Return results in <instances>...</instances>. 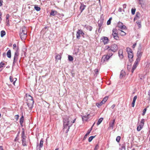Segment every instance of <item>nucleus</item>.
Masks as SVG:
<instances>
[{"instance_id":"obj_41","label":"nucleus","mask_w":150,"mask_h":150,"mask_svg":"<svg viewBox=\"0 0 150 150\" xmlns=\"http://www.w3.org/2000/svg\"><path fill=\"white\" fill-rule=\"evenodd\" d=\"M68 59L70 61H72L73 60V58L71 56L69 55L68 56Z\"/></svg>"},{"instance_id":"obj_43","label":"nucleus","mask_w":150,"mask_h":150,"mask_svg":"<svg viewBox=\"0 0 150 150\" xmlns=\"http://www.w3.org/2000/svg\"><path fill=\"white\" fill-rule=\"evenodd\" d=\"M146 111V108H145L143 110V113L142 114V115L143 116H144V115L145 114Z\"/></svg>"},{"instance_id":"obj_38","label":"nucleus","mask_w":150,"mask_h":150,"mask_svg":"<svg viewBox=\"0 0 150 150\" xmlns=\"http://www.w3.org/2000/svg\"><path fill=\"white\" fill-rule=\"evenodd\" d=\"M137 66L133 65L132 69V72L133 73L134 72V70L136 69Z\"/></svg>"},{"instance_id":"obj_18","label":"nucleus","mask_w":150,"mask_h":150,"mask_svg":"<svg viewBox=\"0 0 150 150\" xmlns=\"http://www.w3.org/2000/svg\"><path fill=\"white\" fill-rule=\"evenodd\" d=\"M118 33L121 36H124L125 35H126V33L125 32L122 30H120L118 32Z\"/></svg>"},{"instance_id":"obj_59","label":"nucleus","mask_w":150,"mask_h":150,"mask_svg":"<svg viewBox=\"0 0 150 150\" xmlns=\"http://www.w3.org/2000/svg\"><path fill=\"white\" fill-rule=\"evenodd\" d=\"M111 21L110 20H108L107 22V24L108 25H109L110 24Z\"/></svg>"},{"instance_id":"obj_6","label":"nucleus","mask_w":150,"mask_h":150,"mask_svg":"<svg viewBox=\"0 0 150 150\" xmlns=\"http://www.w3.org/2000/svg\"><path fill=\"white\" fill-rule=\"evenodd\" d=\"M145 120L144 119L141 120L140 123L138 126L137 130L138 131H140L143 128Z\"/></svg>"},{"instance_id":"obj_55","label":"nucleus","mask_w":150,"mask_h":150,"mask_svg":"<svg viewBox=\"0 0 150 150\" xmlns=\"http://www.w3.org/2000/svg\"><path fill=\"white\" fill-rule=\"evenodd\" d=\"M137 98V96H135L133 98V100L136 101V100Z\"/></svg>"},{"instance_id":"obj_29","label":"nucleus","mask_w":150,"mask_h":150,"mask_svg":"<svg viewBox=\"0 0 150 150\" xmlns=\"http://www.w3.org/2000/svg\"><path fill=\"white\" fill-rule=\"evenodd\" d=\"M86 28L87 30H88L90 31H91L92 29V27L89 25L86 26Z\"/></svg>"},{"instance_id":"obj_9","label":"nucleus","mask_w":150,"mask_h":150,"mask_svg":"<svg viewBox=\"0 0 150 150\" xmlns=\"http://www.w3.org/2000/svg\"><path fill=\"white\" fill-rule=\"evenodd\" d=\"M101 40L103 42L104 45L108 44L109 42V39L108 38L106 37H102Z\"/></svg>"},{"instance_id":"obj_49","label":"nucleus","mask_w":150,"mask_h":150,"mask_svg":"<svg viewBox=\"0 0 150 150\" xmlns=\"http://www.w3.org/2000/svg\"><path fill=\"white\" fill-rule=\"evenodd\" d=\"M4 65V64L1 62L0 63V67H3V66Z\"/></svg>"},{"instance_id":"obj_14","label":"nucleus","mask_w":150,"mask_h":150,"mask_svg":"<svg viewBox=\"0 0 150 150\" xmlns=\"http://www.w3.org/2000/svg\"><path fill=\"white\" fill-rule=\"evenodd\" d=\"M86 7V6L84 5L83 4L81 3L80 7V10L81 11V13L85 9Z\"/></svg>"},{"instance_id":"obj_24","label":"nucleus","mask_w":150,"mask_h":150,"mask_svg":"<svg viewBox=\"0 0 150 150\" xmlns=\"http://www.w3.org/2000/svg\"><path fill=\"white\" fill-rule=\"evenodd\" d=\"M103 120V118H100L98 120V122L97 123V125H100L102 121Z\"/></svg>"},{"instance_id":"obj_23","label":"nucleus","mask_w":150,"mask_h":150,"mask_svg":"<svg viewBox=\"0 0 150 150\" xmlns=\"http://www.w3.org/2000/svg\"><path fill=\"white\" fill-rule=\"evenodd\" d=\"M57 13V12L56 11L52 10L50 13V15L54 16L56 15Z\"/></svg>"},{"instance_id":"obj_8","label":"nucleus","mask_w":150,"mask_h":150,"mask_svg":"<svg viewBox=\"0 0 150 150\" xmlns=\"http://www.w3.org/2000/svg\"><path fill=\"white\" fill-rule=\"evenodd\" d=\"M141 47L140 45L139 47L138 48V50L137 53V58L141 59L142 54V52L141 51Z\"/></svg>"},{"instance_id":"obj_30","label":"nucleus","mask_w":150,"mask_h":150,"mask_svg":"<svg viewBox=\"0 0 150 150\" xmlns=\"http://www.w3.org/2000/svg\"><path fill=\"white\" fill-rule=\"evenodd\" d=\"M61 58V56L60 55L58 54L55 57L56 60H60Z\"/></svg>"},{"instance_id":"obj_46","label":"nucleus","mask_w":150,"mask_h":150,"mask_svg":"<svg viewBox=\"0 0 150 150\" xmlns=\"http://www.w3.org/2000/svg\"><path fill=\"white\" fill-rule=\"evenodd\" d=\"M140 59H141L137 58L135 61V62L138 64V63L139 62Z\"/></svg>"},{"instance_id":"obj_35","label":"nucleus","mask_w":150,"mask_h":150,"mask_svg":"<svg viewBox=\"0 0 150 150\" xmlns=\"http://www.w3.org/2000/svg\"><path fill=\"white\" fill-rule=\"evenodd\" d=\"M136 23L138 25L139 28H141V22L140 21H136Z\"/></svg>"},{"instance_id":"obj_33","label":"nucleus","mask_w":150,"mask_h":150,"mask_svg":"<svg viewBox=\"0 0 150 150\" xmlns=\"http://www.w3.org/2000/svg\"><path fill=\"white\" fill-rule=\"evenodd\" d=\"M104 103L102 101L99 103H97L96 105L98 106V107L99 106H100L101 105H102Z\"/></svg>"},{"instance_id":"obj_36","label":"nucleus","mask_w":150,"mask_h":150,"mask_svg":"<svg viewBox=\"0 0 150 150\" xmlns=\"http://www.w3.org/2000/svg\"><path fill=\"white\" fill-rule=\"evenodd\" d=\"M95 137V136H91L89 137L88 138V141L90 142L92 141L93 138Z\"/></svg>"},{"instance_id":"obj_3","label":"nucleus","mask_w":150,"mask_h":150,"mask_svg":"<svg viewBox=\"0 0 150 150\" xmlns=\"http://www.w3.org/2000/svg\"><path fill=\"white\" fill-rule=\"evenodd\" d=\"M28 99H27V103L29 108H31L33 104L34 101L33 98L30 95H28Z\"/></svg>"},{"instance_id":"obj_17","label":"nucleus","mask_w":150,"mask_h":150,"mask_svg":"<svg viewBox=\"0 0 150 150\" xmlns=\"http://www.w3.org/2000/svg\"><path fill=\"white\" fill-rule=\"evenodd\" d=\"M125 71L122 70L121 71L120 74V78H122L123 76L125 75Z\"/></svg>"},{"instance_id":"obj_47","label":"nucleus","mask_w":150,"mask_h":150,"mask_svg":"<svg viewBox=\"0 0 150 150\" xmlns=\"http://www.w3.org/2000/svg\"><path fill=\"white\" fill-rule=\"evenodd\" d=\"M13 49H14L16 50V48H18V47H16V45L15 44H14L13 45Z\"/></svg>"},{"instance_id":"obj_2","label":"nucleus","mask_w":150,"mask_h":150,"mask_svg":"<svg viewBox=\"0 0 150 150\" xmlns=\"http://www.w3.org/2000/svg\"><path fill=\"white\" fill-rule=\"evenodd\" d=\"M27 31L25 27H23L20 29V36L22 40H25L27 37Z\"/></svg>"},{"instance_id":"obj_28","label":"nucleus","mask_w":150,"mask_h":150,"mask_svg":"<svg viewBox=\"0 0 150 150\" xmlns=\"http://www.w3.org/2000/svg\"><path fill=\"white\" fill-rule=\"evenodd\" d=\"M6 33L4 30H2L1 32V37H3L5 35Z\"/></svg>"},{"instance_id":"obj_51","label":"nucleus","mask_w":150,"mask_h":150,"mask_svg":"<svg viewBox=\"0 0 150 150\" xmlns=\"http://www.w3.org/2000/svg\"><path fill=\"white\" fill-rule=\"evenodd\" d=\"M10 81L11 82H13V77L12 76H10Z\"/></svg>"},{"instance_id":"obj_21","label":"nucleus","mask_w":150,"mask_h":150,"mask_svg":"<svg viewBox=\"0 0 150 150\" xmlns=\"http://www.w3.org/2000/svg\"><path fill=\"white\" fill-rule=\"evenodd\" d=\"M7 56L8 58H10L11 57V51L8 50L7 53Z\"/></svg>"},{"instance_id":"obj_39","label":"nucleus","mask_w":150,"mask_h":150,"mask_svg":"<svg viewBox=\"0 0 150 150\" xmlns=\"http://www.w3.org/2000/svg\"><path fill=\"white\" fill-rule=\"evenodd\" d=\"M108 96H106L105 98H104L102 100L103 102L104 103H105L106 101L108 99Z\"/></svg>"},{"instance_id":"obj_52","label":"nucleus","mask_w":150,"mask_h":150,"mask_svg":"<svg viewBox=\"0 0 150 150\" xmlns=\"http://www.w3.org/2000/svg\"><path fill=\"white\" fill-rule=\"evenodd\" d=\"M13 84L14 85H15V82L17 80V79L16 78H13Z\"/></svg>"},{"instance_id":"obj_54","label":"nucleus","mask_w":150,"mask_h":150,"mask_svg":"<svg viewBox=\"0 0 150 150\" xmlns=\"http://www.w3.org/2000/svg\"><path fill=\"white\" fill-rule=\"evenodd\" d=\"M102 24L101 23H98L99 30L101 28Z\"/></svg>"},{"instance_id":"obj_10","label":"nucleus","mask_w":150,"mask_h":150,"mask_svg":"<svg viewBox=\"0 0 150 150\" xmlns=\"http://www.w3.org/2000/svg\"><path fill=\"white\" fill-rule=\"evenodd\" d=\"M43 141L42 139L40 142V145H38L37 146V150H40V148H42L43 146Z\"/></svg>"},{"instance_id":"obj_64","label":"nucleus","mask_w":150,"mask_h":150,"mask_svg":"<svg viewBox=\"0 0 150 150\" xmlns=\"http://www.w3.org/2000/svg\"><path fill=\"white\" fill-rule=\"evenodd\" d=\"M0 150H3L2 146H0Z\"/></svg>"},{"instance_id":"obj_50","label":"nucleus","mask_w":150,"mask_h":150,"mask_svg":"<svg viewBox=\"0 0 150 150\" xmlns=\"http://www.w3.org/2000/svg\"><path fill=\"white\" fill-rule=\"evenodd\" d=\"M98 147H99V146H98V145L96 144L95 146L94 150H98Z\"/></svg>"},{"instance_id":"obj_19","label":"nucleus","mask_w":150,"mask_h":150,"mask_svg":"<svg viewBox=\"0 0 150 150\" xmlns=\"http://www.w3.org/2000/svg\"><path fill=\"white\" fill-rule=\"evenodd\" d=\"M21 138L22 139H25L26 138V136L25 134L24 130H23L22 132L21 133Z\"/></svg>"},{"instance_id":"obj_12","label":"nucleus","mask_w":150,"mask_h":150,"mask_svg":"<svg viewBox=\"0 0 150 150\" xmlns=\"http://www.w3.org/2000/svg\"><path fill=\"white\" fill-rule=\"evenodd\" d=\"M119 56L121 59H122L123 58V50H120L118 52Z\"/></svg>"},{"instance_id":"obj_61","label":"nucleus","mask_w":150,"mask_h":150,"mask_svg":"<svg viewBox=\"0 0 150 150\" xmlns=\"http://www.w3.org/2000/svg\"><path fill=\"white\" fill-rule=\"evenodd\" d=\"M122 8H119L118 9V11L120 12H121L122 11Z\"/></svg>"},{"instance_id":"obj_53","label":"nucleus","mask_w":150,"mask_h":150,"mask_svg":"<svg viewBox=\"0 0 150 150\" xmlns=\"http://www.w3.org/2000/svg\"><path fill=\"white\" fill-rule=\"evenodd\" d=\"M135 101L133 100L132 101V107H134V104L135 103Z\"/></svg>"},{"instance_id":"obj_20","label":"nucleus","mask_w":150,"mask_h":150,"mask_svg":"<svg viewBox=\"0 0 150 150\" xmlns=\"http://www.w3.org/2000/svg\"><path fill=\"white\" fill-rule=\"evenodd\" d=\"M128 57L129 60L130 59H132L133 57V54L132 52H130V53L128 54Z\"/></svg>"},{"instance_id":"obj_26","label":"nucleus","mask_w":150,"mask_h":150,"mask_svg":"<svg viewBox=\"0 0 150 150\" xmlns=\"http://www.w3.org/2000/svg\"><path fill=\"white\" fill-rule=\"evenodd\" d=\"M126 51L128 54L130 53V52H132V50L129 47H127L126 48Z\"/></svg>"},{"instance_id":"obj_13","label":"nucleus","mask_w":150,"mask_h":150,"mask_svg":"<svg viewBox=\"0 0 150 150\" xmlns=\"http://www.w3.org/2000/svg\"><path fill=\"white\" fill-rule=\"evenodd\" d=\"M110 56L108 55H107L106 56H104L103 57L102 59L104 60V61H107L110 58Z\"/></svg>"},{"instance_id":"obj_60","label":"nucleus","mask_w":150,"mask_h":150,"mask_svg":"<svg viewBox=\"0 0 150 150\" xmlns=\"http://www.w3.org/2000/svg\"><path fill=\"white\" fill-rule=\"evenodd\" d=\"M115 106V105L114 104L111 106V108L112 109H114Z\"/></svg>"},{"instance_id":"obj_5","label":"nucleus","mask_w":150,"mask_h":150,"mask_svg":"<svg viewBox=\"0 0 150 150\" xmlns=\"http://www.w3.org/2000/svg\"><path fill=\"white\" fill-rule=\"evenodd\" d=\"M118 32L117 29L116 28H113L112 30V35L114 38L117 40L119 39V37L117 35Z\"/></svg>"},{"instance_id":"obj_11","label":"nucleus","mask_w":150,"mask_h":150,"mask_svg":"<svg viewBox=\"0 0 150 150\" xmlns=\"http://www.w3.org/2000/svg\"><path fill=\"white\" fill-rule=\"evenodd\" d=\"M115 120H113L112 121L109 123V127L108 129H110L112 130L113 129V127L115 122Z\"/></svg>"},{"instance_id":"obj_22","label":"nucleus","mask_w":150,"mask_h":150,"mask_svg":"<svg viewBox=\"0 0 150 150\" xmlns=\"http://www.w3.org/2000/svg\"><path fill=\"white\" fill-rule=\"evenodd\" d=\"M24 121V116L23 115L21 116V117L20 120V123L21 125H22Z\"/></svg>"},{"instance_id":"obj_48","label":"nucleus","mask_w":150,"mask_h":150,"mask_svg":"<svg viewBox=\"0 0 150 150\" xmlns=\"http://www.w3.org/2000/svg\"><path fill=\"white\" fill-rule=\"evenodd\" d=\"M120 28L122 30H124L126 29V27L125 26L123 25Z\"/></svg>"},{"instance_id":"obj_34","label":"nucleus","mask_w":150,"mask_h":150,"mask_svg":"<svg viewBox=\"0 0 150 150\" xmlns=\"http://www.w3.org/2000/svg\"><path fill=\"white\" fill-rule=\"evenodd\" d=\"M117 25L118 27L120 28L122 25H123V24L122 23L119 22L118 23Z\"/></svg>"},{"instance_id":"obj_44","label":"nucleus","mask_w":150,"mask_h":150,"mask_svg":"<svg viewBox=\"0 0 150 150\" xmlns=\"http://www.w3.org/2000/svg\"><path fill=\"white\" fill-rule=\"evenodd\" d=\"M80 34H79V33H78V32H77L76 33V38L77 39H79L80 37Z\"/></svg>"},{"instance_id":"obj_63","label":"nucleus","mask_w":150,"mask_h":150,"mask_svg":"<svg viewBox=\"0 0 150 150\" xmlns=\"http://www.w3.org/2000/svg\"><path fill=\"white\" fill-rule=\"evenodd\" d=\"M18 139L17 137H16L15 139L14 140V141L16 142L18 141Z\"/></svg>"},{"instance_id":"obj_62","label":"nucleus","mask_w":150,"mask_h":150,"mask_svg":"<svg viewBox=\"0 0 150 150\" xmlns=\"http://www.w3.org/2000/svg\"><path fill=\"white\" fill-rule=\"evenodd\" d=\"M122 6L123 8H125L126 7V5L125 4H124Z\"/></svg>"},{"instance_id":"obj_15","label":"nucleus","mask_w":150,"mask_h":150,"mask_svg":"<svg viewBox=\"0 0 150 150\" xmlns=\"http://www.w3.org/2000/svg\"><path fill=\"white\" fill-rule=\"evenodd\" d=\"M140 16V14L139 12H136L135 17L134 18V20H137L139 18Z\"/></svg>"},{"instance_id":"obj_40","label":"nucleus","mask_w":150,"mask_h":150,"mask_svg":"<svg viewBox=\"0 0 150 150\" xmlns=\"http://www.w3.org/2000/svg\"><path fill=\"white\" fill-rule=\"evenodd\" d=\"M34 8L37 11H39L40 10V7L36 6H35Z\"/></svg>"},{"instance_id":"obj_31","label":"nucleus","mask_w":150,"mask_h":150,"mask_svg":"<svg viewBox=\"0 0 150 150\" xmlns=\"http://www.w3.org/2000/svg\"><path fill=\"white\" fill-rule=\"evenodd\" d=\"M89 115V114H88L87 116H83V117H82V118L83 119V120H87L88 118V115Z\"/></svg>"},{"instance_id":"obj_32","label":"nucleus","mask_w":150,"mask_h":150,"mask_svg":"<svg viewBox=\"0 0 150 150\" xmlns=\"http://www.w3.org/2000/svg\"><path fill=\"white\" fill-rule=\"evenodd\" d=\"M91 129H92V128H91V129H89L88 130L87 133H86V134L85 135V136L84 137V138H86V137H87V136L90 133L91 131Z\"/></svg>"},{"instance_id":"obj_45","label":"nucleus","mask_w":150,"mask_h":150,"mask_svg":"<svg viewBox=\"0 0 150 150\" xmlns=\"http://www.w3.org/2000/svg\"><path fill=\"white\" fill-rule=\"evenodd\" d=\"M120 139L121 137L119 136H118L116 138V140L117 142H119L120 141Z\"/></svg>"},{"instance_id":"obj_25","label":"nucleus","mask_w":150,"mask_h":150,"mask_svg":"<svg viewBox=\"0 0 150 150\" xmlns=\"http://www.w3.org/2000/svg\"><path fill=\"white\" fill-rule=\"evenodd\" d=\"M22 144L23 146H27V144H26V142L25 139H22Z\"/></svg>"},{"instance_id":"obj_16","label":"nucleus","mask_w":150,"mask_h":150,"mask_svg":"<svg viewBox=\"0 0 150 150\" xmlns=\"http://www.w3.org/2000/svg\"><path fill=\"white\" fill-rule=\"evenodd\" d=\"M9 16H10L8 14H7L6 15V23H7L6 25L8 26H9L10 25L9 23Z\"/></svg>"},{"instance_id":"obj_7","label":"nucleus","mask_w":150,"mask_h":150,"mask_svg":"<svg viewBox=\"0 0 150 150\" xmlns=\"http://www.w3.org/2000/svg\"><path fill=\"white\" fill-rule=\"evenodd\" d=\"M117 49L118 46L117 45L115 44H113L111 45L109 50H110L113 52H115Z\"/></svg>"},{"instance_id":"obj_57","label":"nucleus","mask_w":150,"mask_h":150,"mask_svg":"<svg viewBox=\"0 0 150 150\" xmlns=\"http://www.w3.org/2000/svg\"><path fill=\"white\" fill-rule=\"evenodd\" d=\"M148 95L149 96V100H150V90L149 91H148Z\"/></svg>"},{"instance_id":"obj_27","label":"nucleus","mask_w":150,"mask_h":150,"mask_svg":"<svg viewBox=\"0 0 150 150\" xmlns=\"http://www.w3.org/2000/svg\"><path fill=\"white\" fill-rule=\"evenodd\" d=\"M77 32L80 34L82 35V36H83L84 34V33L81 30H79Z\"/></svg>"},{"instance_id":"obj_42","label":"nucleus","mask_w":150,"mask_h":150,"mask_svg":"<svg viewBox=\"0 0 150 150\" xmlns=\"http://www.w3.org/2000/svg\"><path fill=\"white\" fill-rule=\"evenodd\" d=\"M120 150H125V147L124 145H122L120 148Z\"/></svg>"},{"instance_id":"obj_1","label":"nucleus","mask_w":150,"mask_h":150,"mask_svg":"<svg viewBox=\"0 0 150 150\" xmlns=\"http://www.w3.org/2000/svg\"><path fill=\"white\" fill-rule=\"evenodd\" d=\"M76 119L73 118L72 115L66 116L63 117V128L64 131L67 133L68 132L72 124L75 122Z\"/></svg>"},{"instance_id":"obj_37","label":"nucleus","mask_w":150,"mask_h":150,"mask_svg":"<svg viewBox=\"0 0 150 150\" xmlns=\"http://www.w3.org/2000/svg\"><path fill=\"white\" fill-rule=\"evenodd\" d=\"M136 11V9L135 8H132L131 9V12L132 15H134L135 14Z\"/></svg>"},{"instance_id":"obj_4","label":"nucleus","mask_w":150,"mask_h":150,"mask_svg":"<svg viewBox=\"0 0 150 150\" xmlns=\"http://www.w3.org/2000/svg\"><path fill=\"white\" fill-rule=\"evenodd\" d=\"M18 48H16V51L14 53V57L13 58V66H14L15 63L17 62L18 58V57L19 55L18 52Z\"/></svg>"},{"instance_id":"obj_58","label":"nucleus","mask_w":150,"mask_h":150,"mask_svg":"<svg viewBox=\"0 0 150 150\" xmlns=\"http://www.w3.org/2000/svg\"><path fill=\"white\" fill-rule=\"evenodd\" d=\"M3 2V0H0V6H1L2 5V3Z\"/></svg>"},{"instance_id":"obj_56","label":"nucleus","mask_w":150,"mask_h":150,"mask_svg":"<svg viewBox=\"0 0 150 150\" xmlns=\"http://www.w3.org/2000/svg\"><path fill=\"white\" fill-rule=\"evenodd\" d=\"M137 45V43H134L132 45V47L133 48H134Z\"/></svg>"}]
</instances>
